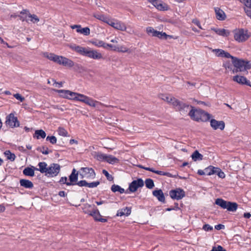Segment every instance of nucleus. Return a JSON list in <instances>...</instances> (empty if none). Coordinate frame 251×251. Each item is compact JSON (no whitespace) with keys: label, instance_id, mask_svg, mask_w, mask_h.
Wrapping results in <instances>:
<instances>
[{"label":"nucleus","instance_id":"1","mask_svg":"<svg viewBox=\"0 0 251 251\" xmlns=\"http://www.w3.org/2000/svg\"><path fill=\"white\" fill-rule=\"evenodd\" d=\"M69 46L72 50L82 55L96 60H99L102 58L101 53L98 52L97 50H90V49L82 47L75 44H71Z\"/></svg>","mask_w":251,"mask_h":251},{"label":"nucleus","instance_id":"2","mask_svg":"<svg viewBox=\"0 0 251 251\" xmlns=\"http://www.w3.org/2000/svg\"><path fill=\"white\" fill-rule=\"evenodd\" d=\"M43 54L45 57L59 65L68 67H72L74 66V62L72 60L64 56L47 52H44Z\"/></svg>","mask_w":251,"mask_h":251},{"label":"nucleus","instance_id":"3","mask_svg":"<svg viewBox=\"0 0 251 251\" xmlns=\"http://www.w3.org/2000/svg\"><path fill=\"white\" fill-rule=\"evenodd\" d=\"M160 98L164 101H166L167 102L171 103L176 110L181 111L182 112L185 111H187L189 108V105L182 102H180L175 98L172 97L169 95H161L160 96Z\"/></svg>","mask_w":251,"mask_h":251},{"label":"nucleus","instance_id":"4","mask_svg":"<svg viewBox=\"0 0 251 251\" xmlns=\"http://www.w3.org/2000/svg\"><path fill=\"white\" fill-rule=\"evenodd\" d=\"M74 98L75 100L84 102L90 106L96 107L98 109L101 108L102 107H107V106L105 105L103 103L80 93H76V96Z\"/></svg>","mask_w":251,"mask_h":251},{"label":"nucleus","instance_id":"5","mask_svg":"<svg viewBox=\"0 0 251 251\" xmlns=\"http://www.w3.org/2000/svg\"><path fill=\"white\" fill-rule=\"evenodd\" d=\"M191 108L192 109L190 111L189 115L193 120L206 122L210 119L211 115L207 112L201 109H194L193 107Z\"/></svg>","mask_w":251,"mask_h":251},{"label":"nucleus","instance_id":"6","mask_svg":"<svg viewBox=\"0 0 251 251\" xmlns=\"http://www.w3.org/2000/svg\"><path fill=\"white\" fill-rule=\"evenodd\" d=\"M232 62L236 68L233 70V73L237 72H242L250 69L251 67V64L249 61H245L242 59H239L236 57H232Z\"/></svg>","mask_w":251,"mask_h":251},{"label":"nucleus","instance_id":"7","mask_svg":"<svg viewBox=\"0 0 251 251\" xmlns=\"http://www.w3.org/2000/svg\"><path fill=\"white\" fill-rule=\"evenodd\" d=\"M233 33L234 39L239 43L245 42L251 36V33L243 28L235 29Z\"/></svg>","mask_w":251,"mask_h":251},{"label":"nucleus","instance_id":"8","mask_svg":"<svg viewBox=\"0 0 251 251\" xmlns=\"http://www.w3.org/2000/svg\"><path fill=\"white\" fill-rule=\"evenodd\" d=\"M20 14L22 15H19L18 17L23 22H28L27 17L30 18V21L33 23H36L39 21V18L36 15L31 14L27 9H23L20 12Z\"/></svg>","mask_w":251,"mask_h":251},{"label":"nucleus","instance_id":"9","mask_svg":"<svg viewBox=\"0 0 251 251\" xmlns=\"http://www.w3.org/2000/svg\"><path fill=\"white\" fill-rule=\"evenodd\" d=\"M81 178L93 179L96 177V173L93 169L89 167H82L80 170Z\"/></svg>","mask_w":251,"mask_h":251},{"label":"nucleus","instance_id":"10","mask_svg":"<svg viewBox=\"0 0 251 251\" xmlns=\"http://www.w3.org/2000/svg\"><path fill=\"white\" fill-rule=\"evenodd\" d=\"M60 171V165L58 164L52 163L48 167L45 175L49 177L56 176L59 174Z\"/></svg>","mask_w":251,"mask_h":251},{"label":"nucleus","instance_id":"11","mask_svg":"<svg viewBox=\"0 0 251 251\" xmlns=\"http://www.w3.org/2000/svg\"><path fill=\"white\" fill-rule=\"evenodd\" d=\"M5 125L10 127L14 128L19 126L20 123L17 117L13 113H10L6 117Z\"/></svg>","mask_w":251,"mask_h":251},{"label":"nucleus","instance_id":"12","mask_svg":"<svg viewBox=\"0 0 251 251\" xmlns=\"http://www.w3.org/2000/svg\"><path fill=\"white\" fill-rule=\"evenodd\" d=\"M146 32L148 35L153 37H157L160 39H166L168 36L165 32L156 30L151 26H149L146 28Z\"/></svg>","mask_w":251,"mask_h":251},{"label":"nucleus","instance_id":"13","mask_svg":"<svg viewBox=\"0 0 251 251\" xmlns=\"http://www.w3.org/2000/svg\"><path fill=\"white\" fill-rule=\"evenodd\" d=\"M144 182L142 178H138L132 181L129 185L128 191L130 192H136L139 188L144 186Z\"/></svg>","mask_w":251,"mask_h":251},{"label":"nucleus","instance_id":"14","mask_svg":"<svg viewBox=\"0 0 251 251\" xmlns=\"http://www.w3.org/2000/svg\"><path fill=\"white\" fill-rule=\"evenodd\" d=\"M169 195L172 199L179 200L185 196V192L180 188H176V189L171 190L169 192Z\"/></svg>","mask_w":251,"mask_h":251},{"label":"nucleus","instance_id":"15","mask_svg":"<svg viewBox=\"0 0 251 251\" xmlns=\"http://www.w3.org/2000/svg\"><path fill=\"white\" fill-rule=\"evenodd\" d=\"M107 24L113 28L121 31H126V27L125 24L122 22L117 20L112 21L109 19Z\"/></svg>","mask_w":251,"mask_h":251},{"label":"nucleus","instance_id":"16","mask_svg":"<svg viewBox=\"0 0 251 251\" xmlns=\"http://www.w3.org/2000/svg\"><path fill=\"white\" fill-rule=\"evenodd\" d=\"M151 4L159 10L165 11L169 9V6L163 1H149Z\"/></svg>","mask_w":251,"mask_h":251},{"label":"nucleus","instance_id":"17","mask_svg":"<svg viewBox=\"0 0 251 251\" xmlns=\"http://www.w3.org/2000/svg\"><path fill=\"white\" fill-rule=\"evenodd\" d=\"M210 126L214 130L220 129L223 130L225 127V124L223 121H217L212 119L210 121Z\"/></svg>","mask_w":251,"mask_h":251},{"label":"nucleus","instance_id":"18","mask_svg":"<svg viewBox=\"0 0 251 251\" xmlns=\"http://www.w3.org/2000/svg\"><path fill=\"white\" fill-rule=\"evenodd\" d=\"M233 80L239 84H245L248 86H251L250 81L247 80V79L243 76L238 75H235L233 76Z\"/></svg>","mask_w":251,"mask_h":251},{"label":"nucleus","instance_id":"19","mask_svg":"<svg viewBox=\"0 0 251 251\" xmlns=\"http://www.w3.org/2000/svg\"><path fill=\"white\" fill-rule=\"evenodd\" d=\"M78 179V173L75 169H73L72 173L69 176L70 182L67 183V186L75 185Z\"/></svg>","mask_w":251,"mask_h":251},{"label":"nucleus","instance_id":"20","mask_svg":"<svg viewBox=\"0 0 251 251\" xmlns=\"http://www.w3.org/2000/svg\"><path fill=\"white\" fill-rule=\"evenodd\" d=\"M218 57H225L226 58H231L233 56L231 55L228 52L225 51L222 49H214L212 51Z\"/></svg>","mask_w":251,"mask_h":251},{"label":"nucleus","instance_id":"21","mask_svg":"<svg viewBox=\"0 0 251 251\" xmlns=\"http://www.w3.org/2000/svg\"><path fill=\"white\" fill-rule=\"evenodd\" d=\"M214 10L216 14V17L218 20L223 21L226 19V15L223 10L219 7H215Z\"/></svg>","mask_w":251,"mask_h":251},{"label":"nucleus","instance_id":"22","mask_svg":"<svg viewBox=\"0 0 251 251\" xmlns=\"http://www.w3.org/2000/svg\"><path fill=\"white\" fill-rule=\"evenodd\" d=\"M153 195L161 202H165V197L161 189L155 190L152 192Z\"/></svg>","mask_w":251,"mask_h":251},{"label":"nucleus","instance_id":"23","mask_svg":"<svg viewBox=\"0 0 251 251\" xmlns=\"http://www.w3.org/2000/svg\"><path fill=\"white\" fill-rule=\"evenodd\" d=\"M211 30L215 32L218 35L224 37H227L229 35V32L224 28H211Z\"/></svg>","mask_w":251,"mask_h":251},{"label":"nucleus","instance_id":"24","mask_svg":"<svg viewBox=\"0 0 251 251\" xmlns=\"http://www.w3.org/2000/svg\"><path fill=\"white\" fill-rule=\"evenodd\" d=\"M131 213V208L128 207H126L124 208L121 209L118 211L117 216H128Z\"/></svg>","mask_w":251,"mask_h":251},{"label":"nucleus","instance_id":"25","mask_svg":"<svg viewBox=\"0 0 251 251\" xmlns=\"http://www.w3.org/2000/svg\"><path fill=\"white\" fill-rule=\"evenodd\" d=\"M21 186L28 189H31L33 187V184L32 182L27 179H22L20 181Z\"/></svg>","mask_w":251,"mask_h":251},{"label":"nucleus","instance_id":"26","mask_svg":"<svg viewBox=\"0 0 251 251\" xmlns=\"http://www.w3.org/2000/svg\"><path fill=\"white\" fill-rule=\"evenodd\" d=\"M114 51L123 52V53H130V50L125 45H120V46H115V49H114Z\"/></svg>","mask_w":251,"mask_h":251},{"label":"nucleus","instance_id":"27","mask_svg":"<svg viewBox=\"0 0 251 251\" xmlns=\"http://www.w3.org/2000/svg\"><path fill=\"white\" fill-rule=\"evenodd\" d=\"M111 191L113 192H119L120 194L124 193H128V190L125 191L124 188H122L118 185L113 184L112 185L111 188Z\"/></svg>","mask_w":251,"mask_h":251},{"label":"nucleus","instance_id":"28","mask_svg":"<svg viewBox=\"0 0 251 251\" xmlns=\"http://www.w3.org/2000/svg\"><path fill=\"white\" fill-rule=\"evenodd\" d=\"M226 209L229 211L234 212L238 207V204L236 202L228 201L226 204Z\"/></svg>","mask_w":251,"mask_h":251},{"label":"nucleus","instance_id":"29","mask_svg":"<svg viewBox=\"0 0 251 251\" xmlns=\"http://www.w3.org/2000/svg\"><path fill=\"white\" fill-rule=\"evenodd\" d=\"M38 166H39V171L42 174H46L48 169L47 164L45 162H41L38 163Z\"/></svg>","mask_w":251,"mask_h":251},{"label":"nucleus","instance_id":"30","mask_svg":"<svg viewBox=\"0 0 251 251\" xmlns=\"http://www.w3.org/2000/svg\"><path fill=\"white\" fill-rule=\"evenodd\" d=\"M191 157L193 161H197L198 160H201L203 158V155L196 150L192 153Z\"/></svg>","mask_w":251,"mask_h":251},{"label":"nucleus","instance_id":"31","mask_svg":"<svg viewBox=\"0 0 251 251\" xmlns=\"http://www.w3.org/2000/svg\"><path fill=\"white\" fill-rule=\"evenodd\" d=\"M90 216H92L96 221H98V219L101 217L99 210L96 207L92 208V212Z\"/></svg>","mask_w":251,"mask_h":251},{"label":"nucleus","instance_id":"32","mask_svg":"<svg viewBox=\"0 0 251 251\" xmlns=\"http://www.w3.org/2000/svg\"><path fill=\"white\" fill-rule=\"evenodd\" d=\"M46 132L43 130L40 129L35 131L33 137H36L38 139L40 138L44 139L46 137Z\"/></svg>","mask_w":251,"mask_h":251},{"label":"nucleus","instance_id":"33","mask_svg":"<svg viewBox=\"0 0 251 251\" xmlns=\"http://www.w3.org/2000/svg\"><path fill=\"white\" fill-rule=\"evenodd\" d=\"M228 201L224 200L222 199L218 198L215 201V204L220 206L223 209L226 208V204Z\"/></svg>","mask_w":251,"mask_h":251},{"label":"nucleus","instance_id":"34","mask_svg":"<svg viewBox=\"0 0 251 251\" xmlns=\"http://www.w3.org/2000/svg\"><path fill=\"white\" fill-rule=\"evenodd\" d=\"M23 174L26 176H34L35 175L34 169L31 167H26L23 170Z\"/></svg>","mask_w":251,"mask_h":251},{"label":"nucleus","instance_id":"35","mask_svg":"<svg viewBox=\"0 0 251 251\" xmlns=\"http://www.w3.org/2000/svg\"><path fill=\"white\" fill-rule=\"evenodd\" d=\"M105 161L110 164H114L116 163H117L119 160L113 155H107Z\"/></svg>","mask_w":251,"mask_h":251},{"label":"nucleus","instance_id":"36","mask_svg":"<svg viewBox=\"0 0 251 251\" xmlns=\"http://www.w3.org/2000/svg\"><path fill=\"white\" fill-rule=\"evenodd\" d=\"M217 167H213L212 166H210L207 168H206L205 169V173L206 175L210 176L213 174H216V169Z\"/></svg>","mask_w":251,"mask_h":251},{"label":"nucleus","instance_id":"37","mask_svg":"<svg viewBox=\"0 0 251 251\" xmlns=\"http://www.w3.org/2000/svg\"><path fill=\"white\" fill-rule=\"evenodd\" d=\"M93 207H95V206H92L90 204H86L83 208V212L86 214H89V215H91V213L92 212V208Z\"/></svg>","mask_w":251,"mask_h":251},{"label":"nucleus","instance_id":"38","mask_svg":"<svg viewBox=\"0 0 251 251\" xmlns=\"http://www.w3.org/2000/svg\"><path fill=\"white\" fill-rule=\"evenodd\" d=\"M57 132L58 134L60 136L63 137H67L69 136L68 133L67 131L62 127H59L57 129Z\"/></svg>","mask_w":251,"mask_h":251},{"label":"nucleus","instance_id":"39","mask_svg":"<svg viewBox=\"0 0 251 251\" xmlns=\"http://www.w3.org/2000/svg\"><path fill=\"white\" fill-rule=\"evenodd\" d=\"M55 91L60 94V96L63 98H65V99H67V98H68V93H67V92H68L69 90H55Z\"/></svg>","mask_w":251,"mask_h":251},{"label":"nucleus","instance_id":"40","mask_svg":"<svg viewBox=\"0 0 251 251\" xmlns=\"http://www.w3.org/2000/svg\"><path fill=\"white\" fill-rule=\"evenodd\" d=\"M145 183L146 186L149 189H152L154 186L153 181L151 178L147 179Z\"/></svg>","mask_w":251,"mask_h":251},{"label":"nucleus","instance_id":"41","mask_svg":"<svg viewBox=\"0 0 251 251\" xmlns=\"http://www.w3.org/2000/svg\"><path fill=\"white\" fill-rule=\"evenodd\" d=\"M4 153L8 159L11 160V161L15 160L16 156L14 153H11L9 151H6Z\"/></svg>","mask_w":251,"mask_h":251},{"label":"nucleus","instance_id":"42","mask_svg":"<svg viewBox=\"0 0 251 251\" xmlns=\"http://www.w3.org/2000/svg\"><path fill=\"white\" fill-rule=\"evenodd\" d=\"M245 5L244 10L247 14V10L251 11V1H243Z\"/></svg>","mask_w":251,"mask_h":251},{"label":"nucleus","instance_id":"43","mask_svg":"<svg viewBox=\"0 0 251 251\" xmlns=\"http://www.w3.org/2000/svg\"><path fill=\"white\" fill-rule=\"evenodd\" d=\"M92 44L97 47H102L104 42L100 40H95L91 42Z\"/></svg>","mask_w":251,"mask_h":251},{"label":"nucleus","instance_id":"44","mask_svg":"<svg viewBox=\"0 0 251 251\" xmlns=\"http://www.w3.org/2000/svg\"><path fill=\"white\" fill-rule=\"evenodd\" d=\"M95 17L97 19H98L100 21H102L106 24L108 23V21L109 20L108 18H107L103 15H97L95 16Z\"/></svg>","mask_w":251,"mask_h":251},{"label":"nucleus","instance_id":"45","mask_svg":"<svg viewBox=\"0 0 251 251\" xmlns=\"http://www.w3.org/2000/svg\"><path fill=\"white\" fill-rule=\"evenodd\" d=\"M46 140L49 141L52 144H55L57 142L56 138L54 136H48Z\"/></svg>","mask_w":251,"mask_h":251},{"label":"nucleus","instance_id":"46","mask_svg":"<svg viewBox=\"0 0 251 251\" xmlns=\"http://www.w3.org/2000/svg\"><path fill=\"white\" fill-rule=\"evenodd\" d=\"M80 33L83 34L85 36H88L90 33V30L89 27H86L84 28H82Z\"/></svg>","mask_w":251,"mask_h":251},{"label":"nucleus","instance_id":"47","mask_svg":"<svg viewBox=\"0 0 251 251\" xmlns=\"http://www.w3.org/2000/svg\"><path fill=\"white\" fill-rule=\"evenodd\" d=\"M216 174H217V175L220 178H224L226 176V175L225 174V173L221 170V169H220L219 168H216Z\"/></svg>","mask_w":251,"mask_h":251},{"label":"nucleus","instance_id":"48","mask_svg":"<svg viewBox=\"0 0 251 251\" xmlns=\"http://www.w3.org/2000/svg\"><path fill=\"white\" fill-rule=\"evenodd\" d=\"M100 182L99 181H94L90 183H88L87 184V187L89 188H95L97 187L99 184Z\"/></svg>","mask_w":251,"mask_h":251},{"label":"nucleus","instance_id":"49","mask_svg":"<svg viewBox=\"0 0 251 251\" xmlns=\"http://www.w3.org/2000/svg\"><path fill=\"white\" fill-rule=\"evenodd\" d=\"M67 93H68L67 99L71 100H75V98L76 96V92H73L70 90H69L68 92H67Z\"/></svg>","mask_w":251,"mask_h":251},{"label":"nucleus","instance_id":"50","mask_svg":"<svg viewBox=\"0 0 251 251\" xmlns=\"http://www.w3.org/2000/svg\"><path fill=\"white\" fill-rule=\"evenodd\" d=\"M102 172V174L106 176L107 180H108L109 181L113 180V177H112V176L111 175H110L108 173V172L106 170H103Z\"/></svg>","mask_w":251,"mask_h":251},{"label":"nucleus","instance_id":"51","mask_svg":"<svg viewBox=\"0 0 251 251\" xmlns=\"http://www.w3.org/2000/svg\"><path fill=\"white\" fill-rule=\"evenodd\" d=\"M102 48L105 49H110L111 50L114 51V49H115V46L110 44H107L104 42V45H103Z\"/></svg>","mask_w":251,"mask_h":251},{"label":"nucleus","instance_id":"52","mask_svg":"<svg viewBox=\"0 0 251 251\" xmlns=\"http://www.w3.org/2000/svg\"><path fill=\"white\" fill-rule=\"evenodd\" d=\"M37 150L41 151L44 154H48L49 152L48 148L43 147L42 148H39Z\"/></svg>","mask_w":251,"mask_h":251},{"label":"nucleus","instance_id":"53","mask_svg":"<svg viewBox=\"0 0 251 251\" xmlns=\"http://www.w3.org/2000/svg\"><path fill=\"white\" fill-rule=\"evenodd\" d=\"M87 182L85 180H80L77 182H76V183L75 184V185H77L78 186H79L80 187H82V186L87 187Z\"/></svg>","mask_w":251,"mask_h":251},{"label":"nucleus","instance_id":"54","mask_svg":"<svg viewBox=\"0 0 251 251\" xmlns=\"http://www.w3.org/2000/svg\"><path fill=\"white\" fill-rule=\"evenodd\" d=\"M154 173L156 174L161 175V176H171V174L169 173L164 172L160 171L155 170V172Z\"/></svg>","mask_w":251,"mask_h":251},{"label":"nucleus","instance_id":"55","mask_svg":"<svg viewBox=\"0 0 251 251\" xmlns=\"http://www.w3.org/2000/svg\"><path fill=\"white\" fill-rule=\"evenodd\" d=\"M13 96L21 102H23L25 100V98L18 93L14 94Z\"/></svg>","mask_w":251,"mask_h":251},{"label":"nucleus","instance_id":"56","mask_svg":"<svg viewBox=\"0 0 251 251\" xmlns=\"http://www.w3.org/2000/svg\"><path fill=\"white\" fill-rule=\"evenodd\" d=\"M211 251H226L221 246L213 247Z\"/></svg>","mask_w":251,"mask_h":251},{"label":"nucleus","instance_id":"57","mask_svg":"<svg viewBox=\"0 0 251 251\" xmlns=\"http://www.w3.org/2000/svg\"><path fill=\"white\" fill-rule=\"evenodd\" d=\"M202 229L205 231H208L212 230L213 229V227L208 224H205L203 225Z\"/></svg>","mask_w":251,"mask_h":251},{"label":"nucleus","instance_id":"58","mask_svg":"<svg viewBox=\"0 0 251 251\" xmlns=\"http://www.w3.org/2000/svg\"><path fill=\"white\" fill-rule=\"evenodd\" d=\"M106 154H102V153H99L97 155V158L99 160H105Z\"/></svg>","mask_w":251,"mask_h":251},{"label":"nucleus","instance_id":"59","mask_svg":"<svg viewBox=\"0 0 251 251\" xmlns=\"http://www.w3.org/2000/svg\"><path fill=\"white\" fill-rule=\"evenodd\" d=\"M71 28L72 29H76V32H78V33H80V30L81 29V26L80 25H71Z\"/></svg>","mask_w":251,"mask_h":251},{"label":"nucleus","instance_id":"60","mask_svg":"<svg viewBox=\"0 0 251 251\" xmlns=\"http://www.w3.org/2000/svg\"><path fill=\"white\" fill-rule=\"evenodd\" d=\"M67 177H66V176H64V177H61V178L60 179V180L59 181V182L60 183V184H66L67 185V183H68L69 182L67 181Z\"/></svg>","mask_w":251,"mask_h":251},{"label":"nucleus","instance_id":"61","mask_svg":"<svg viewBox=\"0 0 251 251\" xmlns=\"http://www.w3.org/2000/svg\"><path fill=\"white\" fill-rule=\"evenodd\" d=\"M192 23L197 25L200 29H203L202 28L200 21L197 19H194L192 20Z\"/></svg>","mask_w":251,"mask_h":251},{"label":"nucleus","instance_id":"62","mask_svg":"<svg viewBox=\"0 0 251 251\" xmlns=\"http://www.w3.org/2000/svg\"><path fill=\"white\" fill-rule=\"evenodd\" d=\"M139 167L140 168L143 169H144L145 170H147V171H151V172H153V173H154L155 172V170L153 168L143 167L142 165H139Z\"/></svg>","mask_w":251,"mask_h":251},{"label":"nucleus","instance_id":"63","mask_svg":"<svg viewBox=\"0 0 251 251\" xmlns=\"http://www.w3.org/2000/svg\"><path fill=\"white\" fill-rule=\"evenodd\" d=\"M198 174L199 175H201V176L205 175V174H206V173H205V169H204V170H199L198 171Z\"/></svg>","mask_w":251,"mask_h":251},{"label":"nucleus","instance_id":"64","mask_svg":"<svg viewBox=\"0 0 251 251\" xmlns=\"http://www.w3.org/2000/svg\"><path fill=\"white\" fill-rule=\"evenodd\" d=\"M58 195L61 197H65L66 196V193L63 191H61L59 192Z\"/></svg>","mask_w":251,"mask_h":251}]
</instances>
